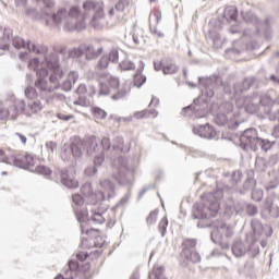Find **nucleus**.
<instances>
[{
  "label": "nucleus",
  "instance_id": "nucleus-1",
  "mask_svg": "<svg viewBox=\"0 0 279 279\" xmlns=\"http://www.w3.org/2000/svg\"><path fill=\"white\" fill-rule=\"evenodd\" d=\"M198 82L203 96L195 98L192 105L183 108L182 114H184V117H191L192 119H204L208 110V100H206L204 97H208V99L215 97V90L219 88H223L225 93L228 95H232L233 93L235 105L238 99L246 97L241 95L252 88V80L250 78H245L242 83H235L233 88L228 84H225L223 78L219 75H213L206 78L198 77Z\"/></svg>",
  "mask_w": 279,
  "mask_h": 279
},
{
  "label": "nucleus",
  "instance_id": "nucleus-2",
  "mask_svg": "<svg viewBox=\"0 0 279 279\" xmlns=\"http://www.w3.org/2000/svg\"><path fill=\"white\" fill-rule=\"evenodd\" d=\"M62 77H64V70L60 65L58 53L45 54L43 68L37 71L35 87L40 93L50 95L51 93H56V90H60V80Z\"/></svg>",
  "mask_w": 279,
  "mask_h": 279
},
{
  "label": "nucleus",
  "instance_id": "nucleus-3",
  "mask_svg": "<svg viewBox=\"0 0 279 279\" xmlns=\"http://www.w3.org/2000/svg\"><path fill=\"white\" fill-rule=\"evenodd\" d=\"M81 193L72 195V206L78 223L83 221H94V223L98 225L106 223L104 213L93 208L88 213V208H86V206H95L98 202H101L99 201V196H97V192H93V185L90 183H84L81 187Z\"/></svg>",
  "mask_w": 279,
  "mask_h": 279
},
{
  "label": "nucleus",
  "instance_id": "nucleus-4",
  "mask_svg": "<svg viewBox=\"0 0 279 279\" xmlns=\"http://www.w3.org/2000/svg\"><path fill=\"white\" fill-rule=\"evenodd\" d=\"M99 143H101V141L96 136H88L85 141H82L80 137H75L71 145L63 146L61 158L64 162H71L73 158H82L85 149L87 151V156H95V154H99V151H101Z\"/></svg>",
  "mask_w": 279,
  "mask_h": 279
},
{
  "label": "nucleus",
  "instance_id": "nucleus-5",
  "mask_svg": "<svg viewBox=\"0 0 279 279\" xmlns=\"http://www.w3.org/2000/svg\"><path fill=\"white\" fill-rule=\"evenodd\" d=\"M0 162H5L7 165H13V167H19L20 169H29V171H35V173H39V175H44V178H50L51 168L47 166H37L34 169V156L32 155H17L16 153H5L3 149H0Z\"/></svg>",
  "mask_w": 279,
  "mask_h": 279
},
{
  "label": "nucleus",
  "instance_id": "nucleus-6",
  "mask_svg": "<svg viewBox=\"0 0 279 279\" xmlns=\"http://www.w3.org/2000/svg\"><path fill=\"white\" fill-rule=\"evenodd\" d=\"M221 197H223V190L204 194L202 199L205 203H196L194 205L192 217L194 219H210L217 217L219 199H221Z\"/></svg>",
  "mask_w": 279,
  "mask_h": 279
},
{
  "label": "nucleus",
  "instance_id": "nucleus-7",
  "mask_svg": "<svg viewBox=\"0 0 279 279\" xmlns=\"http://www.w3.org/2000/svg\"><path fill=\"white\" fill-rule=\"evenodd\" d=\"M99 95H111L113 101L125 99L130 95V90H132L128 84L121 86L119 77L112 75H107L105 81H99Z\"/></svg>",
  "mask_w": 279,
  "mask_h": 279
},
{
  "label": "nucleus",
  "instance_id": "nucleus-8",
  "mask_svg": "<svg viewBox=\"0 0 279 279\" xmlns=\"http://www.w3.org/2000/svg\"><path fill=\"white\" fill-rule=\"evenodd\" d=\"M241 113L234 111L232 102L225 101L219 106V113L215 118L216 125L227 126L229 130H236L241 125Z\"/></svg>",
  "mask_w": 279,
  "mask_h": 279
},
{
  "label": "nucleus",
  "instance_id": "nucleus-9",
  "mask_svg": "<svg viewBox=\"0 0 279 279\" xmlns=\"http://www.w3.org/2000/svg\"><path fill=\"white\" fill-rule=\"evenodd\" d=\"M240 146L244 150L252 149L253 151H258L260 147L263 151H269L271 149V142L258 137L256 129H246L240 136Z\"/></svg>",
  "mask_w": 279,
  "mask_h": 279
},
{
  "label": "nucleus",
  "instance_id": "nucleus-10",
  "mask_svg": "<svg viewBox=\"0 0 279 279\" xmlns=\"http://www.w3.org/2000/svg\"><path fill=\"white\" fill-rule=\"evenodd\" d=\"M215 230L210 232V239L215 245H219L221 250H230V239L234 235L232 227L226 222H216Z\"/></svg>",
  "mask_w": 279,
  "mask_h": 279
},
{
  "label": "nucleus",
  "instance_id": "nucleus-11",
  "mask_svg": "<svg viewBox=\"0 0 279 279\" xmlns=\"http://www.w3.org/2000/svg\"><path fill=\"white\" fill-rule=\"evenodd\" d=\"M118 168L112 178L120 186H132L134 184V171L128 168V158L120 156L117 159Z\"/></svg>",
  "mask_w": 279,
  "mask_h": 279
},
{
  "label": "nucleus",
  "instance_id": "nucleus-12",
  "mask_svg": "<svg viewBox=\"0 0 279 279\" xmlns=\"http://www.w3.org/2000/svg\"><path fill=\"white\" fill-rule=\"evenodd\" d=\"M231 250L235 258H243L245 254L251 256V258H256V256L260 254V246L258 245V242H253L250 244L247 241L235 240Z\"/></svg>",
  "mask_w": 279,
  "mask_h": 279
},
{
  "label": "nucleus",
  "instance_id": "nucleus-13",
  "mask_svg": "<svg viewBox=\"0 0 279 279\" xmlns=\"http://www.w3.org/2000/svg\"><path fill=\"white\" fill-rule=\"evenodd\" d=\"M83 8L85 12H90V10L96 11L92 20V25L95 29H104V27L108 25V21H106V14L104 13V2L87 0L83 4Z\"/></svg>",
  "mask_w": 279,
  "mask_h": 279
},
{
  "label": "nucleus",
  "instance_id": "nucleus-14",
  "mask_svg": "<svg viewBox=\"0 0 279 279\" xmlns=\"http://www.w3.org/2000/svg\"><path fill=\"white\" fill-rule=\"evenodd\" d=\"M12 47L14 49L21 50V49H28L31 53H43V56H48L47 51H49V48L47 46L38 47L36 44H33L32 41L26 43L25 39L15 36L11 39Z\"/></svg>",
  "mask_w": 279,
  "mask_h": 279
},
{
  "label": "nucleus",
  "instance_id": "nucleus-15",
  "mask_svg": "<svg viewBox=\"0 0 279 279\" xmlns=\"http://www.w3.org/2000/svg\"><path fill=\"white\" fill-rule=\"evenodd\" d=\"M100 190L97 192V197L99 202H104L106 199H112L116 195V186L114 183H111L110 180L105 179L100 180Z\"/></svg>",
  "mask_w": 279,
  "mask_h": 279
},
{
  "label": "nucleus",
  "instance_id": "nucleus-16",
  "mask_svg": "<svg viewBox=\"0 0 279 279\" xmlns=\"http://www.w3.org/2000/svg\"><path fill=\"white\" fill-rule=\"evenodd\" d=\"M240 110H245L248 114H256L258 110H260V106L258 105V100L256 101L254 98L246 96L245 98H238L236 105Z\"/></svg>",
  "mask_w": 279,
  "mask_h": 279
},
{
  "label": "nucleus",
  "instance_id": "nucleus-17",
  "mask_svg": "<svg viewBox=\"0 0 279 279\" xmlns=\"http://www.w3.org/2000/svg\"><path fill=\"white\" fill-rule=\"evenodd\" d=\"M81 232L82 234L87 235V238L83 236L81 239V247H83V250H90L95 247V240L93 239V234L99 232V230L94 228L86 229V221H83L81 222Z\"/></svg>",
  "mask_w": 279,
  "mask_h": 279
},
{
  "label": "nucleus",
  "instance_id": "nucleus-18",
  "mask_svg": "<svg viewBox=\"0 0 279 279\" xmlns=\"http://www.w3.org/2000/svg\"><path fill=\"white\" fill-rule=\"evenodd\" d=\"M193 133L201 136V138H207L208 141H213V138H216L217 136V131H215V129L208 123L194 126Z\"/></svg>",
  "mask_w": 279,
  "mask_h": 279
},
{
  "label": "nucleus",
  "instance_id": "nucleus-19",
  "mask_svg": "<svg viewBox=\"0 0 279 279\" xmlns=\"http://www.w3.org/2000/svg\"><path fill=\"white\" fill-rule=\"evenodd\" d=\"M61 183L63 186H66V189H77V186H80V183L75 180L73 168L61 170Z\"/></svg>",
  "mask_w": 279,
  "mask_h": 279
},
{
  "label": "nucleus",
  "instance_id": "nucleus-20",
  "mask_svg": "<svg viewBox=\"0 0 279 279\" xmlns=\"http://www.w3.org/2000/svg\"><path fill=\"white\" fill-rule=\"evenodd\" d=\"M80 269V263L75 259H71L68 265L63 268V272L59 274L54 279H73L77 276Z\"/></svg>",
  "mask_w": 279,
  "mask_h": 279
},
{
  "label": "nucleus",
  "instance_id": "nucleus-21",
  "mask_svg": "<svg viewBox=\"0 0 279 279\" xmlns=\"http://www.w3.org/2000/svg\"><path fill=\"white\" fill-rule=\"evenodd\" d=\"M110 62H119V50L112 49L108 56H102L96 64V69L106 71L110 66Z\"/></svg>",
  "mask_w": 279,
  "mask_h": 279
},
{
  "label": "nucleus",
  "instance_id": "nucleus-22",
  "mask_svg": "<svg viewBox=\"0 0 279 279\" xmlns=\"http://www.w3.org/2000/svg\"><path fill=\"white\" fill-rule=\"evenodd\" d=\"M235 211L238 215H241L242 213H246L248 217H255V215H258V207L254 204L240 202L235 205Z\"/></svg>",
  "mask_w": 279,
  "mask_h": 279
},
{
  "label": "nucleus",
  "instance_id": "nucleus-23",
  "mask_svg": "<svg viewBox=\"0 0 279 279\" xmlns=\"http://www.w3.org/2000/svg\"><path fill=\"white\" fill-rule=\"evenodd\" d=\"M19 114H27V105L23 99L15 100L11 106V119L14 121Z\"/></svg>",
  "mask_w": 279,
  "mask_h": 279
},
{
  "label": "nucleus",
  "instance_id": "nucleus-24",
  "mask_svg": "<svg viewBox=\"0 0 279 279\" xmlns=\"http://www.w3.org/2000/svg\"><path fill=\"white\" fill-rule=\"evenodd\" d=\"M83 53L86 60H97V57L104 53V47L95 49L90 45H83Z\"/></svg>",
  "mask_w": 279,
  "mask_h": 279
},
{
  "label": "nucleus",
  "instance_id": "nucleus-25",
  "mask_svg": "<svg viewBox=\"0 0 279 279\" xmlns=\"http://www.w3.org/2000/svg\"><path fill=\"white\" fill-rule=\"evenodd\" d=\"M80 78V74H77L76 71H72L68 74V78L60 84V88L62 90H64L65 93H69V90L73 89V84H75V82H77V80Z\"/></svg>",
  "mask_w": 279,
  "mask_h": 279
},
{
  "label": "nucleus",
  "instance_id": "nucleus-26",
  "mask_svg": "<svg viewBox=\"0 0 279 279\" xmlns=\"http://www.w3.org/2000/svg\"><path fill=\"white\" fill-rule=\"evenodd\" d=\"M12 43V29L4 28L3 35L0 38V51H8L10 44Z\"/></svg>",
  "mask_w": 279,
  "mask_h": 279
},
{
  "label": "nucleus",
  "instance_id": "nucleus-27",
  "mask_svg": "<svg viewBox=\"0 0 279 279\" xmlns=\"http://www.w3.org/2000/svg\"><path fill=\"white\" fill-rule=\"evenodd\" d=\"M43 110V104L40 100L35 99V100H29L28 105L26 107V117H32V114H36Z\"/></svg>",
  "mask_w": 279,
  "mask_h": 279
},
{
  "label": "nucleus",
  "instance_id": "nucleus-28",
  "mask_svg": "<svg viewBox=\"0 0 279 279\" xmlns=\"http://www.w3.org/2000/svg\"><path fill=\"white\" fill-rule=\"evenodd\" d=\"M145 69V62L140 61V69L137 70L136 74H134V84L137 88H141L143 84L147 82V76L141 75Z\"/></svg>",
  "mask_w": 279,
  "mask_h": 279
},
{
  "label": "nucleus",
  "instance_id": "nucleus-29",
  "mask_svg": "<svg viewBox=\"0 0 279 279\" xmlns=\"http://www.w3.org/2000/svg\"><path fill=\"white\" fill-rule=\"evenodd\" d=\"M182 256L189 263H199V260H202V257L199 256V253H197V251L183 250Z\"/></svg>",
  "mask_w": 279,
  "mask_h": 279
},
{
  "label": "nucleus",
  "instance_id": "nucleus-30",
  "mask_svg": "<svg viewBox=\"0 0 279 279\" xmlns=\"http://www.w3.org/2000/svg\"><path fill=\"white\" fill-rule=\"evenodd\" d=\"M223 16L227 21H236L239 19V10H236V7H228L225 9Z\"/></svg>",
  "mask_w": 279,
  "mask_h": 279
},
{
  "label": "nucleus",
  "instance_id": "nucleus-31",
  "mask_svg": "<svg viewBox=\"0 0 279 279\" xmlns=\"http://www.w3.org/2000/svg\"><path fill=\"white\" fill-rule=\"evenodd\" d=\"M251 228L255 236H263V232H265V227H263V222H260V220L253 219L251 221Z\"/></svg>",
  "mask_w": 279,
  "mask_h": 279
},
{
  "label": "nucleus",
  "instance_id": "nucleus-32",
  "mask_svg": "<svg viewBox=\"0 0 279 279\" xmlns=\"http://www.w3.org/2000/svg\"><path fill=\"white\" fill-rule=\"evenodd\" d=\"M148 278L149 279H167V277H165V267L162 266L154 267L153 271L149 272Z\"/></svg>",
  "mask_w": 279,
  "mask_h": 279
},
{
  "label": "nucleus",
  "instance_id": "nucleus-33",
  "mask_svg": "<svg viewBox=\"0 0 279 279\" xmlns=\"http://www.w3.org/2000/svg\"><path fill=\"white\" fill-rule=\"evenodd\" d=\"M271 17H267L265 20V22L263 23V27H264V36L266 38V40H271L272 36H274V31H271Z\"/></svg>",
  "mask_w": 279,
  "mask_h": 279
},
{
  "label": "nucleus",
  "instance_id": "nucleus-34",
  "mask_svg": "<svg viewBox=\"0 0 279 279\" xmlns=\"http://www.w3.org/2000/svg\"><path fill=\"white\" fill-rule=\"evenodd\" d=\"M242 17L245 23H253L254 25H258V23H260L258 16H256V14L253 12H242Z\"/></svg>",
  "mask_w": 279,
  "mask_h": 279
},
{
  "label": "nucleus",
  "instance_id": "nucleus-35",
  "mask_svg": "<svg viewBox=\"0 0 279 279\" xmlns=\"http://www.w3.org/2000/svg\"><path fill=\"white\" fill-rule=\"evenodd\" d=\"M241 180H243V172L241 171H234L231 175V189H236L239 186V183H241Z\"/></svg>",
  "mask_w": 279,
  "mask_h": 279
},
{
  "label": "nucleus",
  "instance_id": "nucleus-36",
  "mask_svg": "<svg viewBox=\"0 0 279 279\" xmlns=\"http://www.w3.org/2000/svg\"><path fill=\"white\" fill-rule=\"evenodd\" d=\"M25 97L29 100V101H34L36 99H38V92L36 90V87L34 86H27L25 88Z\"/></svg>",
  "mask_w": 279,
  "mask_h": 279
},
{
  "label": "nucleus",
  "instance_id": "nucleus-37",
  "mask_svg": "<svg viewBox=\"0 0 279 279\" xmlns=\"http://www.w3.org/2000/svg\"><path fill=\"white\" fill-rule=\"evenodd\" d=\"M82 56H84V45L69 50V58L73 60H77V58H82Z\"/></svg>",
  "mask_w": 279,
  "mask_h": 279
},
{
  "label": "nucleus",
  "instance_id": "nucleus-38",
  "mask_svg": "<svg viewBox=\"0 0 279 279\" xmlns=\"http://www.w3.org/2000/svg\"><path fill=\"white\" fill-rule=\"evenodd\" d=\"M180 68L175 63H170L163 66V75H175Z\"/></svg>",
  "mask_w": 279,
  "mask_h": 279
},
{
  "label": "nucleus",
  "instance_id": "nucleus-39",
  "mask_svg": "<svg viewBox=\"0 0 279 279\" xmlns=\"http://www.w3.org/2000/svg\"><path fill=\"white\" fill-rule=\"evenodd\" d=\"M183 250H189L190 252L195 251L197 247V240L195 239H185L182 243Z\"/></svg>",
  "mask_w": 279,
  "mask_h": 279
},
{
  "label": "nucleus",
  "instance_id": "nucleus-40",
  "mask_svg": "<svg viewBox=\"0 0 279 279\" xmlns=\"http://www.w3.org/2000/svg\"><path fill=\"white\" fill-rule=\"evenodd\" d=\"M255 186H256V180H254V178H248L245 180L243 184L244 191H241V193L245 194L246 191H254Z\"/></svg>",
  "mask_w": 279,
  "mask_h": 279
},
{
  "label": "nucleus",
  "instance_id": "nucleus-41",
  "mask_svg": "<svg viewBox=\"0 0 279 279\" xmlns=\"http://www.w3.org/2000/svg\"><path fill=\"white\" fill-rule=\"evenodd\" d=\"M43 63L40 66V60L39 59H32L28 63V69L29 71H36V75H38V71H40V69L43 68Z\"/></svg>",
  "mask_w": 279,
  "mask_h": 279
},
{
  "label": "nucleus",
  "instance_id": "nucleus-42",
  "mask_svg": "<svg viewBox=\"0 0 279 279\" xmlns=\"http://www.w3.org/2000/svg\"><path fill=\"white\" fill-rule=\"evenodd\" d=\"M168 226H169V220L167 219V217H163L160 220L158 226L161 236H166Z\"/></svg>",
  "mask_w": 279,
  "mask_h": 279
},
{
  "label": "nucleus",
  "instance_id": "nucleus-43",
  "mask_svg": "<svg viewBox=\"0 0 279 279\" xmlns=\"http://www.w3.org/2000/svg\"><path fill=\"white\" fill-rule=\"evenodd\" d=\"M257 102L260 104L262 106H271V104H274V98H271L269 94H266L264 96H260Z\"/></svg>",
  "mask_w": 279,
  "mask_h": 279
},
{
  "label": "nucleus",
  "instance_id": "nucleus-44",
  "mask_svg": "<svg viewBox=\"0 0 279 279\" xmlns=\"http://www.w3.org/2000/svg\"><path fill=\"white\" fill-rule=\"evenodd\" d=\"M120 69H122V71H132L136 69V65L130 60H124L120 63Z\"/></svg>",
  "mask_w": 279,
  "mask_h": 279
},
{
  "label": "nucleus",
  "instance_id": "nucleus-45",
  "mask_svg": "<svg viewBox=\"0 0 279 279\" xmlns=\"http://www.w3.org/2000/svg\"><path fill=\"white\" fill-rule=\"evenodd\" d=\"M158 219V209H155L149 213L148 217L146 218L147 226L154 225Z\"/></svg>",
  "mask_w": 279,
  "mask_h": 279
},
{
  "label": "nucleus",
  "instance_id": "nucleus-46",
  "mask_svg": "<svg viewBox=\"0 0 279 279\" xmlns=\"http://www.w3.org/2000/svg\"><path fill=\"white\" fill-rule=\"evenodd\" d=\"M151 21H155L156 24L160 23L162 21V13L160 11L151 12L149 15V25H151Z\"/></svg>",
  "mask_w": 279,
  "mask_h": 279
},
{
  "label": "nucleus",
  "instance_id": "nucleus-47",
  "mask_svg": "<svg viewBox=\"0 0 279 279\" xmlns=\"http://www.w3.org/2000/svg\"><path fill=\"white\" fill-rule=\"evenodd\" d=\"M104 160H106V154L98 153V155H95L94 167H101V165H104Z\"/></svg>",
  "mask_w": 279,
  "mask_h": 279
},
{
  "label": "nucleus",
  "instance_id": "nucleus-48",
  "mask_svg": "<svg viewBox=\"0 0 279 279\" xmlns=\"http://www.w3.org/2000/svg\"><path fill=\"white\" fill-rule=\"evenodd\" d=\"M93 114H95L96 119H106L108 117V113L99 107L93 109Z\"/></svg>",
  "mask_w": 279,
  "mask_h": 279
},
{
  "label": "nucleus",
  "instance_id": "nucleus-49",
  "mask_svg": "<svg viewBox=\"0 0 279 279\" xmlns=\"http://www.w3.org/2000/svg\"><path fill=\"white\" fill-rule=\"evenodd\" d=\"M128 5H130V0H119L118 3L116 4V10L118 12H124Z\"/></svg>",
  "mask_w": 279,
  "mask_h": 279
},
{
  "label": "nucleus",
  "instance_id": "nucleus-50",
  "mask_svg": "<svg viewBox=\"0 0 279 279\" xmlns=\"http://www.w3.org/2000/svg\"><path fill=\"white\" fill-rule=\"evenodd\" d=\"M100 145L102 147V150L100 153L110 151V147H112V144L110 143V138L104 137L100 142Z\"/></svg>",
  "mask_w": 279,
  "mask_h": 279
},
{
  "label": "nucleus",
  "instance_id": "nucleus-51",
  "mask_svg": "<svg viewBox=\"0 0 279 279\" xmlns=\"http://www.w3.org/2000/svg\"><path fill=\"white\" fill-rule=\"evenodd\" d=\"M12 119V108L10 107L9 109H0V119L1 121L5 119Z\"/></svg>",
  "mask_w": 279,
  "mask_h": 279
},
{
  "label": "nucleus",
  "instance_id": "nucleus-52",
  "mask_svg": "<svg viewBox=\"0 0 279 279\" xmlns=\"http://www.w3.org/2000/svg\"><path fill=\"white\" fill-rule=\"evenodd\" d=\"M93 239H94V246L95 247H104V243H106V240H104L102 236L96 235L93 233Z\"/></svg>",
  "mask_w": 279,
  "mask_h": 279
},
{
  "label": "nucleus",
  "instance_id": "nucleus-53",
  "mask_svg": "<svg viewBox=\"0 0 279 279\" xmlns=\"http://www.w3.org/2000/svg\"><path fill=\"white\" fill-rule=\"evenodd\" d=\"M252 198L254 202H262L263 201V190H253Z\"/></svg>",
  "mask_w": 279,
  "mask_h": 279
},
{
  "label": "nucleus",
  "instance_id": "nucleus-54",
  "mask_svg": "<svg viewBox=\"0 0 279 279\" xmlns=\"http://www.w3.org/2000/svg\"><path fill=\"white\" fill-rule=\"evenodd\" d=\"M149 28L151 34H154V36H157V38H165V33L158 31V28H156V26L151 25V23L149 24Z\"/></svg>",
  "mask_w": 279,
  "mask_h": 279
},
{
  "label": "nucleus",
  "instance_id": "nucleus-55",
  "mask_svg": "<svg viewBox=\"0 0 279 279\" xmlns=\"http://www.w3.org/2000/svg\"><path fill=\"white\" fill-rule=\"evenodd\" d=\"M270 217L274 219H278L279 217V207L278 206H271L268 208Z\"/></svg>",
  "mask_w": 279,
  "mask_h": 279
},
{
  "label": "nucleus",
  "instance_id": "nucleus-56",
  "mask_svg": "<svg viewBox=\"0 0 279 279\" xmlns=\"http://www.w3.org/2000/svg\"><path fill=\"white\" fill-rule=\"evenodd\" d=\"M130 202V192L123 195V197L120 199V202L117 204V208H121V206H125Z\"/></svg>",
  "mask_w": 279,
  "mask_h": 279
},
{
  "label": "nucleus",
  "instance_id": "nucleus-57",
  "mask_svg": "<svg viewBox=\"0 0 279 279\" xmlns=\"http://www.w3.org/2000/svg\"><path fill=\"white\" fill-rule=\"evenodd\" d=\"M97 174V167L96 166H89L85 169V175L93 177Z\"/></svg>",
  "mask_w": 279,
  "mask_h": 279
},
{
  "label": "nucleus",
  "instance_id": "nucleus-58",
  "mask_svg": "<svg viewBox=\"0 0 279 279\" xmlns=\"http://www.w3.org/2000/svg\"><path fill=\"white\" fill-rule=\"evenodd\" d=\"M87 92H88V89L86 88V85H84V84L80 85L76 89L77 95H80V99H82V96L86 95Z\"/></svg>",
  "mask_w": 279,
  "mask_h": 279
},
{
  "label": "nucleus",
  "instance_id": "nucleus-59",
  "mask_svg": "<svg viewBox=\"0 0 279 279\" xmlns=\"http://www.w3.org/2000/svg\"><path fill=\"white\" fill-rule=\"evenodd\" d=\"M14 138H15V141H21L22 145L27 144V137L21 133H15Z\"/></svg>",
  "mask_w": 279,
  "mask_h": 279
},
{
  "label": "nucleus",
  "instance_id": "nucleus-60",
  "mask_svg": "<svg viewBox=\"0 0 279 279\" xmlns=\"http://www.w3.org/2000/svg\"><path fill=\"white\" fill-rule=\"evenodd\" d=\"M135 119H148L147 110L137 111L134 113Z\"/></svg>",
  "mask_w": 279,
  "mask_h": 279
},
{
  "label": "nucleus",
  "instance_id": "nucleus-61",
  "mask_svg": "<svg viewBox=\"0 0 279 279\" xmlns=\"http://www.w3.org/2000/svg\"><path fill=\"white\" fill-rule=\"evenodd\" d=\"M88 258V253L86 252H80L76 254V259L80 260L81 263H84Z\"/></svg>",
  "mask_w": 279,
  "mask_h": 279
},
{
  "label": "nucleus",
  "instance_id": "nucleus-62",
  "mask_svg": "<svg viewBox=\"0 0 279 279\" xmlns=\"http://www.w3.org/2000/svg\"><path fill=\"white\" fill-rule=\"evenodd\" d=\"M116 142L118 144H113V146H112L113 149H122L121 145L123 144V137H121V136L116 137Z\"/></svg>",
  "mask_w": 279,
  "mask_h": 279
},
{
  "label": "nucleus",
  "instance_id": "nucleus-63",
  "mask_svg": "<svg viewBox=\"0 0 279 279\" xmlns=\"http://www.w3.org/2000/svg\"><path fill=\"white\" fill-rule=\"evenodd\" d=\"M267 82H272L277 86H279V77L276 76V74H271L268 78H266Z\"/></svg>",
  "mask_w": 279,
  "mask_h": 279
},
{
  "label": "nucleus",
  "instance_id": "nucleus-64",
  "mask_svg": "<svg viewBox=\"0 0 279 279\" xmlns=\"http://www.w3.org/2000/svg\"><path fill=\"white\" fill-rule=\"evenodd\" d=\"M57 117L61 121H71V119H73V116H66L64 113H58Z\"/></svg>",
  "mask_w": 279,
  "mask_h": 279
}]
</instances>
